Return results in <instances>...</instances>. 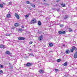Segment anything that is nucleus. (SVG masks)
<instances>
[{
  "mask_svg": "<svg viewBox=\"0 0 77 77\" xmlns=\"http://www.w3.org/2000/svg\"><path fill=\"white\" fill-rule=\"evenodd\" d=\"M68 18V16H66L65 17H64V19H67Z\"/></svg>",
  "mask_w": 77,
  "mask_h": 77,
  "instance_id": "obj_21",
  "label": "nucleus"
},
{
  "mask_svg": "<svg viewBox=\"0 0 77 77\" xmlns=\"http://www.w3.org/2000/svg\"><path fill=\"white\" fill-rule=\"evenodd\" d=\"M69 52H70V51H69L68 50H67L66 51V54H69Z\"/></svg>",
  "mask_w": 77,
  "mask_h": 77,
  "instance_id": "obj_7",
  "label": "nucleus"
},
{
  "mask_svg": "<svg viewBox=\"0 0 77 77\" xmlns=\"http://www.w3.org/2000/svg\"><path fill=\"white\" fill-rule=\"evenodd\" d=\"M69 31H70V32H72V29L70 28H69Z\"/></svg>",
  "mask_w": 77,
  "mask_h": 77,
  "instance_id": "obj_35",
  "label": "nucleus"
},
{
  "mask_svg": "<svg viewBox=\"0 0 77 77\" xmlns=\"http://www.w3.org/2000/svg\"><path fill=\"white\" fill-rule=\"evenodd\" d=\"M32 43H33V42H29V44H32Z\"/></svg>",
  "mask_w": 77,
  "mask_h": 77,
  "instance_id": "obj_36",
  "label": "nucleus"
},
{
  "mask_svg": "<svg viewBox=\"0 0 77 77\" xmlns=\"http://www.w3.org/2000/svg\"><path fill=\"white\" fill-rule=\"evenodd\" d=\"M22 28H24V26H22Z\"/></svg>",
  "mask_w": 77,
  "mask_h": 77,
  "instance_id": "obj_41",
  "label": "nucleus"
},
{
  "mask_svg": "<svg viewBox=\"0 0 77 77\" xmlns=\"http://www.w3.org/2000/svg\"><path fill=\"white\" fill-rule=\"evenodd\" d=\"M72 48L74 50H75L76 51V50H77V48H76V47H75V46H73L72 47Z\"/></svg>",
  "mask_w": 77,
  "mask_h": 77,
  "instance_id": "obj_8",
  "label": "nucleus"
},
{
  "mask_svg": "<svg viewBox=\"0 0 77 77\" xmlns=\"http://www.w3.org/2000/svg\"><path fill=\"white\" fill-rule=\"evenodd\" d=\"M2 73H3V71L1 70H0V74H2Z\"/></svg>",
  "mask_w": 77,
  "mask_h": 77,
  "instance_id": "obj_32",
  "label": "nucleus"
},
{
  "mask_svg": "<svg viewBox=\"0 0 77 77\" xmlns=\"http://www.w3.org/2000/svg\"><path fill=\"white\" fill-rule=\"evenodd\" d=\"M61 6H62L63 7H65V4H62L61 5Z\"/></svg>",
  "mask_w": 77,
  "mask_h": 77,
  "instance_id": "obj_17",
  "label": "nucleus"
},
{
  "mask_svg": "<svg viewBox=\"0 0 77 77\" xmlns=\"http://www.w3.org/2000/svg\"><path fill=\"white\" fill-rule=\"evenodd\" d=\"M14 26L16 27H17V26H18V23H15Z\"/></svg>",
  "mask_w": 77,
  "mask_h": 77,
  "instance_id": "obj_12",
  "label": "nucleus"
},
{
  "mask_svg": "<svg viewBox=\"0 0 77 77\" xmlns=\"http://www.w3.org/2000/svg\"><path fill=\"white\" fill-rule=\"evenodd\" d=\"M57 12H59V11H60V9H57Z\"/></svg>",
  "mask_w": 77,
  "mask_h": 77,
  "instance_id": "obj_33",
  "label": "nucleus"
},
{
  "mask_svg": "<svg viewBox=\"0 0 77 77\" xmlns=\"http://www.w3.org/2000/svg\"><path fill=\"white\" fill-rule=\"evenodd\" d=\"M63 25H60V27H63Z\"/></svg>",
  "mask_w": 77,
  "mask_h": 77,
  "instance_id": "obj_38",
  "label": "nucleus"
},
{
  "mask_svg": "<svg viewBox=\"0 0 77 77\" xmlns=\"http://www.w3.org/2000/svg\"><path fill=\"white\" fill-rule=\"evenodd\" d=\"M3 5L2 4H0V8H3Z\"/></svg>",
  "mask_w": 77,
  "mask_h": 77,
  "instance_id": "obj_22",
  "label": "nucleus"
},
{
  "mask_svg": "<svg viewBox=\"0 0 77 77\" xmlns=\"http://www.w3.org/2000/svg\"><path fill=\"white\" fill-rule=\"evenodd\" d=\"M10 12L9 11V14Z\"/></svg>",
  "mask_w": 77,
  "mask_h": 77,
  "instance_id": "obj_45",
  "label": "nucleus"
},
{
  "mask_svg": "<svg viewBox=\"0 0 77 77\" xmlns=\"http://www.w3.org/2000/svg\"><path fill=\"white\" fill-rule=\"evenodd\" d=\"M15 16L17 18V19H20V16H19V15L17 13H15Z\"/></svg>",
  "mask_w": 77,
  "mask_h": 77,
  "instance_id": "obj_1",
  "label": "nucleus"
},
{
  "mask_svg": "<svg viewBox=\"0 0 77 77\" xmlns=\"http://www.w3.org/2000/svg\"><path fill=\"white\" fill-rule=\"evenodd\" d=\"M39 72L41 74H43V73H44V71L42 69H40L39 70Z\"/></svg>",
  "mask_w": 77,
  "mask_h": 77,
  "instance_id": "obj_4",
  "label": "nucleus"
},
{
  "mask_svg": "<svg viewBox=\"0 0 77 77\" xmlns=\"http://www.w3.org/2000/svg\"><path fill=\"white\" fill-rule=\"evenodd\" d=\"M29 55H30V56H34V55H33L32 53H30Z\"/></svg>",
  "mask_w": 77,
  "mask_h": 77,
  "instance_id": "obj_34",
  "label": "nucleus"
},
{
  "mask_svg": "<svg viewBox=\"0 0 77 77\" xmlns=\"http://www.w3.org/2000/svg\"><path fill=\"white\" fill-rule=\"evenodd\" d=\"M60 60H61L60 59H59L58 60H57V61L58 62H60Z\"/></svg>",
  "mask_w": 77,
  "mask_h": 77,
  "instance_id": "obj_27",
  "label": "nucleus"
},
{
  "mask_svg": "<svg viewBox=\"0 0 77 77\" xmlns=\"http://www.w3.org/2000/svg\"><path fill=\"white\" fill-rule=\"evenodd\" d=\"M63 47L65 46V45H63Z\"/></svg>",
  "mask_w": 77,
  "mask_h": 77,
  "instance_id": "obj_42",
  "label": "nucleus"
},
{
  "mask_svg": "<svg viewBox=\"0 0 77 77\" xmlns=\"http://www.w3.org/2000/svg\"><path fill=\"white\" fill-rule=\"evenodd\" d=\"M42 38H43V36L41 35L38 37V39L39 41H41L42 39Z\"/></svg>",
  "mask_w": 77,
  "mask_h": 77,
  "instance_id": "obj_3",
  "label": "nucleus"
},
{
  "mask_svg": "<svg viewBox=\"0 0 77 77\" xmlns=\"http://www.w3.org/2000/svg\"><path fill=\"white\" fill-rule=\"evenodd\" d=\"M6 54H10V52L9 51H7L6 52Z\"/></svg>",
  "mask_w": 77,
  "mask_h": 77,
  "instance_id": "obj_14",
  "label": "nucleus"
},
{
  "mask_svg": "<svg viewBox=\"0 0 77 77\" xmlns=\"http://www.w3.org/2000/svg\"><path fill=\"white\" fill-rule=\"evenodd\" d=\"M74 50L72 48V49H71L70 51L71 52H73L74 51Z\"/></svg>",
  "mask_w": 77,
  "mask_h": 77,
  "instance_id": "obj_30",
  "label": "nucleus"
},
{
  "mask_svg": "<svg viewBox=\"0 0 77 77\" xmlns=\"http://www.w3.org/2000/svg\"><path fill=\"white\" fill-rule=\"evenodd\" d=\"M31 6L32 7H33V8L35 7V5L33 4H31Z\"/></svg>",
  "mask_w": 77,
  "mask_h": 77,
  "instance_id": "obj_20",
  "label": "nucleus"
},
{
  "mask_svg": "<svg viewBox=\"0 0 77 77\" xmlns=\"http://www.w3.org/2000/svg\"><path fill=\"white\" fill-rule=\"evenodd\" d=\"M58 33H59V34H62V32L61 31H58Z\"/></svg>",
  "mask_w": 77,
  "mask_h": 77,
  "instance_id": "obj_23",
  "label": "nucleus"
},
{
  "mask_svg": "<svg viewBox=\"0 0 77 77\" xmlns=\"http://www.w3.org/2000/svg\"><path fill=\"white\" fill-rule=\"evenodd\" d=\"M66 33V32L65 31H63L62 32V34H65Z\"/></svg>",
  "mask_w": 77,
  "mask_h": 77,
  "instance_id": "obj_25",
  "label": "nucleus"
},
{
  "mask_svg": "<svg viewBox=\"0 0 77 77\" xmlns=\"http://www.w3.org/2000/svg\"><path fill=\"white\" fill-rule=\"evenodd\" d=\"M26 3H27V4H30V2H29V1H27L26 2Z\"/></svg>",
  "mask_w": 77,
  "mask_h": 77,
  "instance_id": "obj_31",
  "label": "nucleus"
},
{
  "mask_svg": "<svg viewBox=\"0 0 77 77\" xmlns=\"http://www.w3.org/2000/svg\"><path fill=\"white\" fill-rule=\"evenodd\" d=\"M44 0V1H45V0Z\"/></svg>",
  "mask_w": 77,
  "mask_h": 77,
  "instance_id": "obj_44",
  "label": "nucleus"
},
{
  "mask_svg": "<svg viewBox=\"0 0 77 77\" xmlns=\"http://www.w3.org/2000/svg\"><path fill=\"white\" fill-rule=\"evenodd\" d=\"M25 18H27V17H29V15H25Z\"/></svg>",
  "mask_w": 77,
  "mask_h": 77,
  "instance_id": "obj_26",
  "label": "nucleus"
},
{
  "mask_svg": "<svg viewBox=\"0 0 77 77\" xmlns=\"http://www.w3.org/2000/svg\"><path fill=\"white\" fill-rule=\"evenodd\" d=\"M10 34H9V33H7L6 35V36H10Z\"/></svg>",
  "mask_w": 77,
  "mask_h": 77,
  "instance_id": "obj_28",
  "label": "nucleus"
},
{
  "mask_svg": "<svg viewBox=\"0 0 77 77\" xmlns=\"http://www.w3.org/2000/svg\"><path fill=\"white\" fill-rule=\"evenodd\" d=\"M9 66L10 67V68L12 69L13 68V66L12 65H11V64H10L9 65Z\"/></svg>",
  "mask_w": 77,
  "mask_h": 77,
  "instance_id": "obj_15",
  "label": "nucleus"
},
{
  "mask_svg": "<svg viewBox=\"0 0 77 77\" xmlns=\"http://www.w3.org/2000/svg\"><path fill=\"white\" fill-rule=\"evenodd\" d=\"M38 26H41V21H40L39 20L38 21Z\"/></svg>",
  "mask_w": 77,
  "mask_h": 77,
  "instance_id": "obj_11",
  "label": "nucleus"
},
{
  "mask_svg": "<svg viewBox=\"0 0 77 77\" xmlns=\"http://www.w3.org/2000/svg\"><path fill=\"white\" fill-rule=\"evenodd\" d=\"M19 32H21V31H23V30L22 29H19L18 30Z\"/></svg>",
  "mask_w": 77,
  "mask_h": 77,
  "instance_id": "obj_19",
  "label": "nucleus"
},
{
  "mask_svg": "<svg viewBox=\"0 0 77 77\" xmlns=\"http://www.w3.org/2000/svg\"><path fill=\"white\" fill-rule=\"evenodd\" d=\"M8 5H12V2H10L8 3Z\"/></svg>",
  "mask_w": 77,
  "mask_h": 77,
  "instance_id": "obj_24",
  "label": "nucleus"
},
{
  "mask_svg": "<svg viewBox=\"0 0 77 77\" xmlns=\"http://www.w3.org/2000/svg\"><path fill=\"white\" fill-rule=\"evenodd\" d=\"M74 57L75 59L77 58V52H76L74 55Z\"/></svg>",
  "mask_w": 77,
  "mask_h": 77,
  "instance_id": "obj_5",
  "label": "nucleus"
},
{
  "mask_svg": "<svg viewBox=\"0 0 77 77\" xmlns=\"http://www.w3.org/2000/svg\"><path fill=\"white\" fill-rule=\"evenodd\" d=\"M7 18H11V14H8L7 15Z\"/></svg>",
  "mask_w": 77,
  "mask_h": 77,
  "instance_id": "obj_9",
  "label": "nucleus"
},
{
  "mask_svg": "<svg viewBox=\"0 0 77 77\" xmlns=\"http://www.w3.org/2000/svg\"><path fill=\"white\" fill-rule=\"evenodd\" d=\"M36 22V20L35 19H32V21L31 22V24H33V23H35Z\"/></svg>",
  "mask_w": 77,
  "mask_h": 77,
  "instance_id": "obj_2",
  "label": "nucleus"
},
{
  "mask_svg": "<svg viewBox=\"0 0 77 77\" xmlns=\"http://www.w3.org/2000/svg\"><path fill=\"white\" fill-rule=\"evenodd\" d=\"M63 65L64 66H67V62H66L65 63H64Z\"/></svg>",
  "mask_w": 77,
  "mask_h": 77,
  "instance_id": "obj_18",
  "label": "nucleus"
},
{
  "mask_svg": "<svg viewBox=\"0 0 77 77\" xmlns=\"http://www.w3.org/2000/svg\"><path fill=\"white\" fill-rule=\"evenodd\" d=\"M30 65H31V63H29L26 64V66H30Z\"/></svg>",
  "mask_w": 77,
  "mask_h": 77,
  "instance_id": "obj_10",
  "label": "nucleus"
},
{
  "mask_svg": "<svg viewBox=\"0 0 77 77\" xmlns=\"http://www.w3.org/2000/svg\"><path fill=\"white\" fill-rule=\"evenodd\" d=\"M3 4H5V3H3Z\"/></svg>",
  "mask_w": 77,
  "mask_h": 77,
  "instance_id": "obj_43",
  "label": "nucleus"
},
{
  "mask_svg": "<svg viewBox=\"0 0 77 77\" xmlns=\"http://www.w3.org/2000/svg\"><path fill=\"white\" fill-rule=\"evenodd\" d=\"M18 39L19 40H24V39H25V38L22 37H20L18 38Z\"/></svg>",
  "mask_w": 77,
  "mask_h": 77,
  "instance_id": "obj_6",
  "label": "nucleus"
},
{
  "mask_svg": "<svg viewBox=\"0 0 77 77\" xmlns=\"http://www.w3.org/2000/svg\"><path fill=\"white\" fill-rule=\"evenodd\" d=\"M55 71H58V69H55Z\"/></svg>",
  "mask_w": 77,
  "mask_h": 77,
  "instance_id": "obj_37",
  "label": "nucleus"
},
{
  "mask_svg": "<svg viewBox=\"0 0 77 77\" xmlns=\"http://www.w3.org/2000/svg\"><path fill=\"white\" fill-rule=\"evenodd\" d=\"M33 51V50H32V49H29V51Z\"/></svg>",
  "mask_w": 77,
  "mask_h": 77,
  "instance_id": "obj_39",
  "label": "nucleus"
},
{
  "mask_svg": "<svg viewBox=\"0 0 77 77\" xmlns=\"http://www.w3.org/2000/svg\"><path fill=\"white\" fill-rule=\"evenodd\" d=\"M49 46L50 47H53V44L51 43H49Z\"/></svg>",
  "mask_w": 77,
  "mask_h": 77,
  "instance_id": "obj_16",
  "label": "nucleus"
},
{
  "mask_svg": "<svg viewBox=\"0 0 77 77\" xmlns=\"http://www.w3.org/2000/svg\"><path fill=\"white\" fill-rule=\"evenodd\" d=\"M60 0H57V2H59V1H60Z\"/></svg>",
  "mask_w": 77,
  "mask_h": 77,
  "instance_id": "obj_40",
  "label": "nucleus"
},
{
  "mask_svg": "<svg viewBox=\"0 0 77 77\" xmlns=\"http://www.w3.org/2000/svg\"><path fill=\"white\" fill-rule=\"evenodd\" d=\"M3 66L2 65H0V68H3Z\"/></svg>",
  "mask_w": 77,
  "mask_h": 77,
  "instance_id": "obj_29",
  "label": "nucleus"
},
{
  "mask_svg": "<svg viewBox=\"0 0 77 77\" xmlns=\"http://www.w3.org/2000/svg\"><path fill=\"white\" fill-rule=\"evenodd\" d=\"M5 47V45H0V48H3Z\"/></svg>",
  "mask_w": 77,
  "mask_h": 77,
  "instance_id": "obj_13",
  "label": "nucleus"
}]
</instances>
